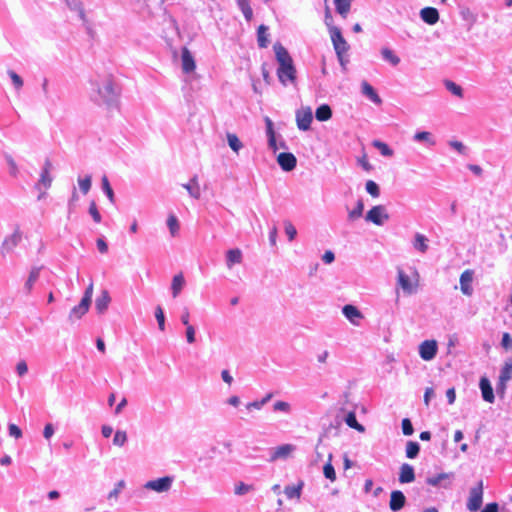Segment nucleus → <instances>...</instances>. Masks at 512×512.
Here are the masks:
<instances>
[{
    "label": "nucleus",
    "mask_w": 512,
    "mask_h": 512,
    "mask_svg": "<svg viewBox=\"0 0 512 512\" xmlns=\"http://www.w3.org/2000/svg\"><path fill=\"white\" fill-rule=\"evenodd\" d=\"M92 94L91 99L97 104L106 105L108 108L117 107L120 88L114 82L111 75L105 77L102 82L91 80Z\"/></svg>",
    "instance_id": "obj_1"
},
{
    "label": "nucleus",
    "mask_w": 512,
    "mask_h": 512,
    "mask_svg": "<svg viewBox=\"0 0 512 512\" xmlns=\"http://www.w3.org/2000/svg\"><path fill=\"white\" fill-rule=\"evenodd\" d=\"M93 295V283H90L88 287L85 289L84 295L80 301V303L74 306L69 314V319L71 321L78 320L84 316L91 305Z\"/></svg>",
    "instance_id": "obj_2"
},
{
    "label": "nucleus",
    "mask_w": 512,
    "mask_h": 512,
    "mask_svg": "<svg viewBox=\"0 0 512 512\" xmlns=\"http://www.w3.org/2000/svg\"><path fill=\"white\" fill-rule=\"evenodd\" d=\"M277 76L279 82L284 86H287L289 83L294 84L296 81V68L293 61L278 65Z\"/></svg>",
    "instance_id": "obj_3"
},
{
    "label": "nucleus",
    "mask_w": 512,
    "mask_h": 512,
    "mask_svg": "<svg viewBox=\"0 0 512 512\" xmlns=\"http://www.w3.org/2000/svg\"><path fill=\"white\" fill-rule=\"evenodd\" d=\"M329 33L337 58H341V55H344L348 51L349 45L339 27H330Z\"/></svg>",
    "instance_id": "obj_4"
},
{
    "label": "nucleus",
    "mask_w": 512,
    "mask_h": 512,
    "mask_svg": "<svg viewBox=\"0 0 512 512\" xmlns=\"http://www.w3.org/2000/svg\"><path fill=\"white\" fill-rule=\"evenodd\" d=\"M483 502V485L482 481L477 486L470 489L469 498L467 501V509L470 511H478Z\"/></svg>",
    "instance_id": "obj_5"
},
{
    "label": "nucleus",
    "mask_w": 512,
    "mask_h": 512,
    "mask_svg": "<svg viewBox=\"0 0 512 512\" xmlns=\"http://www.w3.org/2000/svg\"><path fill=\"white\" fill-rule=\"evenodd\" d=\"M415 280L413 281L409 275L401 268L397 269V282L402 290L407 294H412L418 283V273L414 271Z\"/></svg>",
    "instance_id": "obj_6"
},
{
    "label": "nucleus",
    "mask_w": 512,
    "mask_h": 512,
    "mask_svg": "<svg viewBox=\"0 0 512 512\" xmlns=\"http://www.w3.org/2000/svg\"><path fill=\"white\" fill-rule=\"evenodd\" d=\"M389 219V215L386 212V208L383 205L373 206L365 216L367 222H371L375 225L382 226L386 220Z\"/></svg>",
    "instance_id": "obj_7"
},
{
    "label": "nucleus",
    "mask_w": 512,
    "mask_h": 512,
    "mask_svg": "<svg viewBox=\"0 0 512 512\" xmlns=\"http://www.w3.org/2000/svg\"><path fill=\"white\" fill-rule=\"evenodd\" d=\"M265 124H266V135H267V139H268L269 148L273 152H276L279 148L287 149V145H286L285 141L282 140L279 143V145L277 144L276 133L274 130V124H273V121L269 117L265 118Z\"/></svg>",
    "instance_id": "obj_8"
},
{
    "label": "nucleus",
    "mask_w": 512,
    "mask_h": 512,
    "mask_svg": "<svg viewBox=\"0 0 512 512\" xmlns=\"http://www.w3.org/2000/svg\"><path fill=\"white\" fill-rule=\"evenodd\" d=\"M21 239L22 233L19 229H16L11 235L5 237L0 248L1 255L5 256L7 253L13 251V249L21 242Z\"/></svg>",
    "instance_id": "obj_9"
},
{
    "label": "nucleus",
    "mask_w": 512,
    "mask_h": 512,
    "mask_svg": "<svg viewBox=\"0 0 512 512\" xmlns=\"http://www.w3.org/2000/svg\"><path fill=\"white\" fill-rule=\"evenodd\" d=\"M173 478L164 476L155 480H150L145 484V488L156 491L158 493L168 491L172 486Z\"/></svg>",
    "instance_id": "obj_10"
},
{
    "label": "nucleus",
    "mask_w": 512,
    "mask_h": 512,
    "mask_svg": "<svg viewBox=\"0 0 512 512\" xmlns=\"http://www.w3.org/2000/svg\"><path fill=\"white\" fill-rule=\"evenodd\" d=\"M437 351L438 345L435 340H425L419 346V355L425 361L434 359Z\"/></svg>",
    "instance_id": "obj_11"
},
{
    "label": "nucleus",
    "mask_w": 512,
    "mask_h": 512,
    "mask_svg": "<svg viewBox=\"0 0 512 512\" xmlns=\"http://www.w3.org/2000/svg\"><path fill=\"white\" fill-rule=\"evenodd\" d=\"M313 114L310 108L296 112L297 127L301 131H308L311 128Z\"/></svg>",
    "instance_id": "obj_12"
},
{
    "label": "nucleus",
    "mask_w": 512,
    "mask_h": 512,
    "mask_svg": "<svg viewBox=\"0 0 512 512\" xmlns=\"http://www.w3.org/2000/svg\"><path fill=\"white\" fill-rule=\"evenodd\" d=\"M277 163L285 172H290L295 169L297 159L294 154L290 152H282L277 156Z\"/></svg>",
    "instance_id": "obj_13"
},
{
    "label": "nucleus",
    "mask_w": 512,
    "mask_h": 512,
    "mask_svg": "<svg viewBox=\"0 0 512 512\" xmlns=\"http://www.w3.org/2000/svg\"><path fill=\"white\" fill-rule=\"evenodd\" d=\"M51 168H52V164H51L50 160L46 159V161L42 167L40 178L35 185L36 189H38V190H41L42 188L48 189L51 186V183H52V177L50 176Z\"/></svg>",
    "instance_id": "obj_14"
},
{
    "label": "nucleus",
    "mask_w": 512,
    "mask_h": 512,
    "mask_svg": "<svg viewBox=\"0 0 512 512\" xmlns=\"http://www.w3.org/2000/svg\"><path fill=\"white\" fill-rule=\"evenodd\" d=\"M479 389L481 391L482 399L485 402L493 403L495 394L490 380L486 376H482L479 380Z\"/></svg>",
    "instance_id": "obj_15"
},
{
    "label": "nucleus",
    "mask_w": 512,
    "mask_h": 512,
    "mask_svg": "<svg viewBox=\"0 0 512 512\" xmlns=\"http://www.w3.org/2000/svg\"><path fill=\"white\" fill-rule=\"evenodd\" d=\"M406 504V497L400 490H394L391 492L389 507L393 512L400 511Z\"/></svg>",
    "instance_id": "obj_16"
},
{
    "label": "nucleus",
    "mask_w": 512,
    "mask_h": 512,
    "mask_svg": "<svg viewBox=\"0 0 512 512\" xmlns=\"http://www.w3.org/2000/svg\"><path fill=\"white\" fill-rule=\"evenodd\" d=\"M182 70L184 73H191L195 70L196 64L192 53L188 48L183 47L181 51Z\"/></svg>",
    "instance_id": "obj_17"
},
{
    "label": "nucleus",
    "mask_w": 512,
    "mask_h": 512,
    "mask_svg": "<svg viewBox=\"0 0 512 512\" xmlns=\"http://www.w3.org/2000/svg\"><path fill=\"white\" fill-rule=\"evenodd\" d=\"M342 313L354 325H358L359 320L363 318L360 310L351 304L344 305L342 308Z\"/></svg>",
    "instance_id": "obj_18"
},
{
    "label": "nucleus",
    "mask_w": 512,
    "mask_h": 512,
    "mask_svg": "<svg viewBox=\"0 0 512 512\" xmlns=\"http://www.w3.org/2000/svg\"><path fill=\"white\" fill-rule=\"evenodd\" d=\"M420 18L428 25H434L439 20V12L434 7H425L420 11Z\"/></svg>",
    "instance_id": "obj_19"
},
{
    "label": "nucleus",
    "mask_w": 512,
    "mask_h": 512,
    "mask_svg": "<svg viewBox=\"0 0 512 512\" xmlns=\"http://www.w3.org/2000/svg\"><path fill=\"white\" fill-rule=\"evenodd\" d=\"M273 50H274L275 58H276V61L278 62V65L293 61L288 50L280 42H276L274 44Z\"/></svg>",
    "instance_id": "obj_20"
},
{
    "label": "nucleus",
    "mask_w": 512,
    "mask_h": 512,
    "mask_svg": "<svg viewBox=\"0 0 512 512\" xmlns=\"http://www.w3.org/2000/svg\"><path fill=\"white\" fill-rule=\"evenodd\" d=\"M474 272L470 269L465 270L460 276L461 291L465 295H471L473 289L471 283L473 281Z\"/></svg>",
    "instance_id": "obj_21"
},
{
    "label": "nucleus",
    "mask_w": 512,
    "mask_h": 512,
    "mask_svg": "<svg viewBox=\"0 0 512 512\" xmlns=\"http://www.w3.org/2000/svg\"><path fill=\"white\" fill-rule=\"evenodd\" d=\"M415 480L414 467L408 463H404L400 467L399 482L402 484L411 483Z\"/></svg>",
    "instance_id": "obj_22"
},
{
    "label": "nucleus",
    "mask_w": 512,
    "mask_h": 512,
    "mask_svg": "<svg viewBox=\"0 0 512 512\" xmlns=\"http://www.w3.org/2000/svg\"><path fill=\"white\" fill-rule=\"evenodd\" d=\"M293 450L294 446L291 444L280 445L271 451L270 461H275L277 459H285Z\"/></svg>",
    "instance_id": "obj_23"
},
{
    "label": "nucleus",
    "mask_w": 512,
    "mask_h": 512,
    "mask_svg": "<svg viewBox=\"0 0 512 512\" xmlns=\"http://www.w3.org/2000/svg\"><path fill=\"white\" fill-rule=\"evenodd\" d=\"M65 2L71 11L77 12L78 17L83 22V24L87 25L88 20H87L82 2L80 0H65Z\"/></svg>",
    "instance_id": "obj_24"
},
{
    "label": "nucleus",
    "mask_w": 512,
    "mask_h": 512,
    "mask_svg": "<svg viewBox=\"0 0 512 512\" xmlns=\"http://www.w3.org/2000/svg\"><path fill=\"white\" fill-rule=\"evenodd\" d=\"M361 88L363 95H365L374 104L380 105L382 103V100L376 90L367 81L362 82Z\"/></svg>",
    "instance_id": "obj_25"
},
{
    "label": "nucleus",
    "mask_w": 512,
    "mask_h": 512,
    "mask_svg": "<svg viewBox=\"0 0 512 512\" xmlns=\"http://www.w3.org/2000/svg\"><path fill=\"white\" fill-rule=\"evenodd\" d=\"M242 260L243 254L239 248L229 249L226 252V265L229 269L235 264H240Z\"/></svg>",
    "instance_id": "obj_26"
},
{
    "label": "nucleus",
    "mask_w": 512,
    "mask_h": 512,
    "mask_svg": "<svg viewBox=\"0 0 512 512\" xmlns=\"http://www.w3.org/2000/svg\"><path fill=\"white\" fill-rule=\"evenodd\" d=\"M110 301H111V298H110L108 291L103 290L101 295L98 296L95 301V308H96L97 312L99 314L104 313L107 310Z\"/></svg>",
    "instance_id": "obj_27"
},
{
    "label": "nucleus",
    "mask_w": 512,
    "mask_h": 512,
    "mask_svg": "<svg viewBox=\"0 0 512 512\" xmlns=\"http://www.w3.org/2000/svg\"><path fill=\"white\" fill-rule=\"evenodd\" d=\"M304 487V482L299 481L297 485H288L284 489L286 497L290 500L299 499Z\"/></svg>",
    "instance_id": "obj_28"
},
{
    "label": "nucleus",
    "mask_w": 512,
    "mask_h": 512,
    "mask_svg": "<svg viewBox=\"0 0 512 512\" xmlns=\"http://www.w3.org/2000/svg\"><path fill=\"white\" fill-rule=\"evenodd\" d=\"M183 188H185L189 195L194 198V199H199L200 198V186L198 184V179H197V176H194L193 178L190 179V181L186 184H183L182 185Z\"/></svg>",
    "instance_id": "obj_29"
},
{
    "label": "nucleus",
    "mask_w": 512,
    "mask_h": 512,
    "mask_svg": "<svg viewBox=\"0 0 512 512\" xmlns=\"http://www.w3.org/2000/svg\"><path fill=\"white\" fill-rule=\"evenodd\" d=\"M332 117V109L328 104H322L316 108L315 118L318 121H327Z\"/></svg>",
    "instance_id": "obj_30"
},
{
    "label": "nucleus",
    "mask_w": 512,
    "mask_h": 512,
    "mask_svg": "<svg viewBox=\"0 0 512 512\" xmlns=\"http://www.w3.org/2000/svg\"><path fill=\"white\" fill-rule=\"evenodd\" d=\"M268 27L264 24L257 29V43L260 48H267L269 45Z\"/></svg>",
    "instance_id": "obj_31"
},
{
    "label": "nucleus",
    "mask_w": 512,
    "mask_h": 512,
    "mask_svg": "<svg viewBox=\"0 0 512 512\" xmlns=\"http://www.w3.org/2000/svg\"><path fill=\"white\" fill-rule=\"evenodd\" d=\"M345 423L350 427L359 432H364L365 427L357 421L356 413L354 411H350L346 414L344 418Z\"/></svg>",
    "instance_id": "obj_32"
},
{
    "label": "nucleus",
    "mask_w": 512,
    "mask_h": 512,
    "mask_svg": "<svg viewBox=\"0 0 512 512\" xmlns=\"http://www.w3.org/2000/svg\"><path fill=\"white\" fill-rule=\"evenodd\" d=\"M39 276H40V268H38V267L32 268V270L29 273L28 279L24 285V289L26 290L27 293L31 292L34 284L39 279Z\"/></svg>",
    "instance_id": "obj_33"
},
{
    "label": "nucleus",
    "mask_w": 512,
    "mask_h": 512,
    "mask_svg": "<svg viewBox=\"0 0 512 512\" xmlns=\"http://www.w3.org/2000/svg\"><path fill=\"white\" fill-rule=\"evenodd\" d=\"M185 280L182 274L175 275L172 279L171 290L173 297H177L184 286Z\"/></svg>",
    "instance_id": "obj_34"
},
{
    "label": "nucleus",
    "mask_w": 512,
    "mask_h": 512,
    "mask_svg": "<svg viewBox=\"0 0 512 512\" xmlns=\"http://www.w3.org/2000/svg\"><path fill=\"white\" fill-rule=\"evenodd\" d=\"M444 86L445 88L453 95L459 97V98H463L464 97V91H463V88L458 85L457 83H455L454 81L452 80H445L444 81Z\"/></svg>",
    "instance_id": "obj_35"
},
{
    "label": "nucleus",
    "mask_w": 512,
    "mask_h": 512,
    "mask_svg": "<svg viewBox=\"0 0 512 512\" xmlns=\"http://www.w3.org/2000/svg\"><path fill=\"white\" fill-rule=\"evenodd\" d=\"M351 2L352 0H334L337 13L345 18L350 11Z\"/></svg>",
    "instance_id": "obj_36"
},
{
    "label": "nucleus",
    "mask_w": 512,
    "mask_h": 512,
    "mask_svg": "<svg viewBox=\"0 0 512 512\" xmlns=\"http://www.w3.org/2000/svg\"><path fill=\"white\" fill-rule=\"evenodd\" d=\"M413 245L416 250L425 253L428 249L427 237L423 234L416 233Z\"/></svg>",
    "instance_id": "obj_37"
},
{
    "label": "nucleus",
    "mask_w": 512,
    "mask_h": 512,
    "mask_svg": "<svg viewBox=\"0 0 512 512\" xmlns=\"http://www.w3.org/2000/svg\"><path fill=\"white\" fill-rule=\"evenodd\" d=\"M420 452V444L416 441H408L406 444V457L409 459H415L418 457Z\"/></svg>",
    "instance_id": "obj_38"
},
{
    "label": "nucleus",
    "mask_w": 512,
    "mask_h": 512,
    "mask_svg": "<svg viewBox=\"0 0 512 512\" xmlns=\"http://www.w3.org/2000/svg\"><path fill=\"white\" fill-rule=\"evenodd\" d=\"M101 187H102V191L104 192V194L107 196V198L109 199V201L111 203H114L115 202V195H114V191L110 185V182L107 178L106 175H104L101 179Z\"/></svg>",
    "instance_id": "obj_39"
},
{
    "label": "nucleus",
    "mask_w": 512,
    "mask_h": 512,
    "mask_svg": "<svg viewBox=\"0 0 512 512\" xmlns=\"http://www.w3.org/2000/svg\"><path fill=\"white\" fill-rule=\"evenodd\" d=\"M414 141L416 142H427L429 146H434L436 144L435 140H433L430 132L427 131H418L413 136Z\"/></svg>",
    "instance_id": "obj_40"
},
{
    "label": "nucleus",
    "mask_w": 512,
    "mask_h": 512,
    "mask_svg": "<svg viewBox=\"0 0 512 512\" xmlns=\"http://www.w3.org/2000/svg\"><path fill=\"white\" fill-rule=\"evenodd\" d=\"M381 55L385 61L393 66H397L400 63V58L389 48H383Z\"/></svg>",
    "instance_id": "obj_41"
},
{
    "label": "nucleus",
    "mask_w": 512,
    "mask_h": 512,
    "mask_svg": "<svg viewBox=\"0 0 512 512\" xmlns=\"http://www.w3.org/2000/svg\"><path fill=\"white\" fill-rule=\"evenodd\" d=\"M167 226L171 236L175 237L180 229L178 218L174 214H170L167 219Z\"/></svg>",
    "instance_id": "obj_42"
},
{
    "label": "nucleus",
    "mask_w": 512,
    "mask_h": 512,
    "mask_svg": "<svg viewBox=\"0 0 512 512\" xmlns=\"http://www.w3.org/2000/svg\"><path fill=\"white\" fill-rule=\"evenodd\" d=\"M363 211H364V202H363L362 199H359L357 201L356 206L354 207V209L349 211L348 219L353 221V220H355L357 218H360L363 215Z\"/></svg>",
    "instance_id": "obj_43"
},
{
    "label": "nucleus",
    "mask_w": 512,
    "mask_h": 512,
    "mask_svg": "<svg viewBox=\"0 0 512 512\" xmlns=\"http://www.w3.org/2000/svg\"><path fill=\"white\" fill-rule=\"evenodd\" d=\"M499 378L507 382L512 378V359L504 363L500 370Z\"/></svg>",
    "instance_id": "obj_44"
},
{
    "label": "nucleus",
    "mask_w": 512,
    "mask_h": 512,
    "mask_svg": "<svg viewBox=\"0 0 512 512\" xmlns=\"http://www.w3.org/2000/svg\"><path fill=\"white\" fill-rule=\"evenodd\" d=\"M227 143L234 152H238L242 148V143L235 134H227Z\"/></svg>",
    "instance_id": "obj_45"
},
{
    "label": "nucleus",
    "mask_w": 512,
    "mask_h": 512,
    "mask_svg": "<svg viewBox=\"0 0 512 512\" xmlns=\"http://www.w3.org/2000/svg\"><path fill=\"white\" fill-rule=\"evenodd\" d=\"M91 176L90 175H86L85 177H78V185H79V188H80V191L86 195L89 190L91 189Z\"/></svg>",
    "instance_id": "obj_46"
},
{
    "label": "nucleus",
    "mask_w": 512,
    "mask_h": 512,
    "mask_svg": "<svg viewBox=\"0 0 512 512\" xmlns=\"http://www.w3.org/2000/svg\"><path fill=\"white\" fill-rule=\"evenodd\" d=\"M373 146L385 157H391L393 155V150L384 142L378 140L374 141Z\"/></svg>",
    "instance_id": "obj_47"
},
{
    "label": "nucleus",
    "mask_w": 512,
    "mask_h": 512,
    "mask_svg": "<svg viewBox=\"0 0 512 512\" xmlns=\"http://www.w3.org/2000/svg\"><path fill=\"white\" fill-rule=\"evenodd\" d=\"M127 440H128L127 433L122 430H117L113 437V444L116 446L122 447L127 442Z\"/></svg>",
    "instance_id": "obj_48"
},
{
    "label": "nucleus",
    "mask_w": 512,
    "mask_h": 512,
    "mask_svg": "<svg viewBox=\"0 0 512 512\" xmlns=\"http://www.w3.org/2000/svg\"><path fill=\"white\" fill-rule=\"evenodd\" d=\"M365 189L372 197H378L380 195L379 185L373 180L366 182Z\"/></svg>",
    "instance_id": "obj_49"
},
{
    "label": "nucleus",
    "mask_w": 512,
    "mask_h": 512,
    "mask_svg": "<svg viewBox=\"0 0 512 512\" xmlns=\"http://www.w3.org/2000/svg\"><path fill=\"white\" fill-rule=\"evenodd\" d=\"M448 478V474L446 473H440L436 476L428 477L426 479V483L428 485H431L433 487H438L441 485V482Z\"/></svg>",
    "instance_id": "obj_50"
},
{
    "label": "nucleus",
    "mask_w": 512,
    "mask_h": 512,
    "mask_svg": "<svg viewBox=\"0 0 512 512\" xmlns=\"http://www.w3.org/2000/svg\"><path fill=\"white\" fill-rule=\"evenodd\" d=\"M155 318L158 323V328L161 331L165 330V314L161 306H157L155 309Z\"/></svg>",
    "instance_id": "obj_51"
},
{
    "label": "nucleus",
    "mask_w": 512,
    "mask_h": 512,
    "mask_svg": "<svg viewBox=\"0 0 512 512\" xmlns=\"http://www.w3.org/2000/svg\"><path fill=\"white\" fill-rule=\"evenodd\" d=\"M8 76L10 77L12 84L16 90H19L23 86V79L15 71L8 70Z\"/></svg>",
    "instance_id": "obj_52"
},
{
    "label": "nucleus",
    "mask_w": 512,
    "mask_h": 512,
    "mask_svg": "<svg viewBox=\"0 0 512 512\" xmlns=\"http://www.w3.org/2000/svg\"><path fill=\"white\" fill-rule=\"evenodd\" d=\"M323 474L327 479H329L332 482L336 480V472L333 465L330 462L324 465Z\"/></svg>",
    "instance_id": "obj_53"
},
{
    "label": "nucleus",
    "mask_w": 512,
    "mask_h": 512,
    "mask_svg": "<svg viewBox=\"0 0 512 512\" xmlns=\"http://www.w3.org/2000/svg\"><path fill=\"white\" fill-rule=\"evenodd\" d=\"M402 432L406 436H410L414 433V428L409 418H404L401 423Z\"/></svg>",
    "instance_id": "obj_54"
},
{
    "label": "nucleus",
    "mask_w": 512,
    "mask_h": 512,
    "mask_svg": "<svg viewBox=\"0 0 512 512\" xmlns=\"http://www.w3.org/2000/svg\"><path fill=\"white\" fill-rule=\"evenodd\" d=\"M88 212L96 223L101 222L102 217L95 202H91Z\"/></svg>",
    "instance_id": "obj_55"
},
{
    "label": "nucleus",
    "mask_w": 512,
    "mask_h": 512,
    "mask_svg": "<svg viewBox=\"0 0 512 512\" xmlns=\"http://www.w3.org/2000/svg\"><path fill=\"white\" fill-rule=\"evenodd\" d=\"M285 233H286L289 241H293L297 235L296 228L289 221L285 222Z\"/></svg>",
    "instance_id": "obj_56"
},
{
    "label": "nucleus",
    "mask_w": 512,
    "mask_h": 512,
    "mask_svg": "<svg viewBox=\"0 0 512 512\" xmlns=\"http://www.w3.org/2000/svg\"><path fill=\"white\" fill-rule=\"evenodd\" d=\"M290 409H291L290 404L287 402H284V401H277L273 405L274 411L289 413Z\"/></svg>",
    "instance_id": "obj_57"
},
{
    "label": "nucleus",
    "mask_w": 512,
    "mask_h": 512,
    "mask_svg": "<svg viewBox=\"0 0 512 512\" xmlns=\"http://www.w3.org/2000/svg\"><path fill=\"white\" fill-rule=\"evenodd\" d=\"M501 346L505 350H512V336L508 332L502 334Z\"/></svg>",
    "instance_id": "obj_58"
},
{
    "label": "nucleus",
    "mask_w": 512,
    "mask_h": 512,
    "mask_svg": "<svg viewBox=\"0 0 512 512\" xmlns=\"http://www.w3.org/2000/svg\"><path fill=\"white\" fill-rule=\"evenodd\" d=\"M449 145L450 147L455 149L459 154L466 155L467 148L462 142L453 140L449 142Z\"/></svg>",
    "instance_id": "obj_59"
},
{
    "label": "nucleus",
    "mask_w": 512,
    "mask_h": 512,
    "mask_svg": "<svg viewBox=\"0 0 512 512\" xmlns=\"http://www.w3.org/2000/svg\"><path fill=\"white\" fill-rule=\"evenodd\" d=\"M125 487V482L123 480H120L115 484L114 489L109 493L108 498H117L118 495L121 493L122 489Z\"/></svg>",
    "instance_id": "obj_60"
},
{
    "label": "nucleus",
    "mask_w": 512,
    "mask_h": 512,
    "mask_svg": "<svg viewBox=\"0 0 512 512\" xmlns=\"http://www.w3.org/2000/svg\"><path fill=\"white\" fill-rule=\"evenodd\" d=\"M8 433L11 437H14L16 439L22 437V430L16 424L13 423H10L8 425Z\"/></svg>",
    "instance_id": "obj_61"
},
{
    "label": "nucleus",
    "mask_w": 512,
    "mask_h": 512,
    "mask_svg": "<svg viewBox=\"0 0 512 512\" xmlns=\"http://www.w3.org/2000/svg\"><path fill=\"white\" fill-rule=\"evenodd\" d=\"M7 164L9 166V173L13 177H17L18 175V167L15 161L11 156H6Z\"/></svg>",
    "instance_id": "obj_62"
},
{
    "label": "nucleus",
    "mask_w": 512,
    "mask_h": 512,
    "mask_svg": "<svg viewBox=\"0 0 512 512\" xmlns=\"http://www.w3.org/2000/svg\"><path fill=\"white\" fill-rule=\"evenodd\" d=\"M97 249L100 253L105 254L108 252V244L104 236H101L96 241Z\"/></svg>",
    "instance_id": "obj_63"
},
{
    "label": "nucleus",
    "mask_w": 512,
    "mask_h": 512,
    "mask_svg": "<svg viewBox=\"0 0 512 512\" xmlns=\"http://www.w3.org/2000/svg\"><path fill=\"white\" fill-rule=\"evenodd\" d=\"M506 388H507V381H503L499 378V381L496 385V393L502 399L505 396Z\"/></svg>",
    "instance_id": "obj_64"
}]
</instances>
